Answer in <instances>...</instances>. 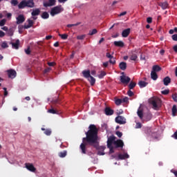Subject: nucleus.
<instances>
[{
    "label": "nucleus",
    "mask_w": 177,
    "mask_h": 177,
    "mask_svg": "<svg viewBox=\"0 0 177 177\" xmlns=\"http://www.w3.org/2000/svg\"><path fill=\"white\" fill-rule=\"evenodd\" d=\"M104 76H106V72L102 71L98 75V78H100V80H102Z\"/></svg>",
    "instance_id": "obj_42"
},
{
    "label": "nucleus",
    "mask_w": 177,
    "mask_h": 177,
    "mask_svg": "<svg viewBox=\"0 0 177 177\" xmlns=\"http://www.w3.org/2000/svg\"><path fill=\"white\" fill-rule=\"evenodd\" d=\"M93 146L97 150H100V151H104V150H106V146H99V143L97 142V141L95 143L93 144Z\"/></svg>",
    "instance_id": "obj_11"
},
{
    "label": "nucleus",
    "mask_w": 177,
    "mask_h": 177,
    "mask_svg": "<svg viewBox=\"0 0 177 177\" xmlns=\"http://www.w3.org/2000/svg\"><path fill=\"white\" fill-rule=\"evenodd\" d=\"M113 44L115 45V46H118L119 48H124V44L123 43L122 41H115L113 42Z\"/></svg>",
    "instance_id": "obj_20"
},
{
    "label": "nucleus",
    "mask_w": 177,
    "mask_h": 177,
    "mask_svg": "<svg viewBox=\"0 0 177 177\" xmlns=\"http://www.w3.org/2000/svg\"><path fill=\"white\" fill-rule=\"evenodd\" d=\"M99 129L95 124H90L88 127V131L86 132V137L83 138L82 143L80 146V149L82 151V154H86V146H93L94 143H96L99 140V136L97 133Z\"/></svg>",
    "instance_id": "obj_1"
},
{
    "label": "nucleus",
    "mask_w": 177,
    "mask_h": 177,
    "mask_svg": "<svg viewBox=\"0 0 177 177\" xmlns=\"http://www.w3.org/2000/svg\"><path fill=\"white\" fill-rule=\"evenodd\" d=\"M82 75H83V77L84 78H86V80H89V77L91 76V71H89V70L83 71H82Z\"/></svg>",
    "instance_id": "obj_16"
},
{
    "label": "nucleus",
    "mask_w": 177,
    "mask_h": 177,
    "mask_svg": "<svg viewBox=\"0 0 177 177\" xmlns=\"http://www.w3.org/2000/svg\"><path fill=\"white\" fill-rule=\"evenodd\" d=\"M13 32H14V31H13V29H12V28H10L7 30V34H8V35H9V37L13 36Z\"/></svg>",
    "instance_id": "obj_38"
},
{
    "label": "nucleus",
    "mask_w": 177,
    "mask_h": 177,
    "mask_svg": "<svg viewBox=\"0 0 177 177\" xmlns=\"http://www.w3.org/2000/svg\"><path fill=\"white\" fill-rule=\"evenodd\" d=\"M137 114L138 117L140 118V120L143 119V111L138 109L137 111Z\"/></svg>",
    "instance_id": "obj_31"
},
{
    "label": "nucleus",
    "mask_w": 177,
    "mask_h": 177,
    "mask_svg": "<svg viewBox=\"0 0 177 177\" xmlns=\"http://www.w3.org/2000/svg\"><path fill=\"white\" fill-rule=\"evenodd\" d=\"M11 3L14 6H17V5H18V3H19V1L17 0H12Z\"/></svg>",
    "instance_id": "obj_49"
},
{
    "label": "nucleus",
    "mask_w": 177,
    "mask_h": 177,
    "mask_svg": "<svg viewBox=\"0 0 177 177\" xmlns=\"http://www.w3.org/2000/svg\"><path fill=\"white\" fill-rule=\"evenodd\" d=\"M161 67L158 65H154L152 67V71H153V73H158V71H161Z\"/></svg>",
    "instance_id": "obj_26"
},
{
    "label": "nucleus",
    "mask_w": 177,
    "mask_h": 177,
    "mask_svg": "<svg viewBox=\"0 0 177 177\" xmlns=\"http://www.w3.org/2000/svg\"><path fill=\"white\" fill-rule=\"evenodd\" d=\"M163 84L165 86H168V85H169V84H171V77L167 76L166 77H165L163 79Z\"/></svg>",
    "instance_id": "obj_18"
},
{
    "label": "nucleus",
    "mask_w": 177,
    "mask_h": 177,
    "mask_svg": "<svg viewBox=\"0 0 177 177\" xmlns=\"http://www.w3.org/2000/svg\"><path fill=\"white\" fill-rule=\"evenodd\" d=\"M6 24V19H3L0 21V27H3L4 24Z\"/></svg>",
    "instance_id": "obj_45"
},
{
    "label": "nucleus",
    "mask_w": 177,
    "mask_h": 177,
    "mask_svg": "<svg viewBox=\"0 0 177 177\" xmlns=\"http://www.w3.org/2000/svg\"><path fill=\"white\" fill-rule=\"evenodd\" d=\"M130 33H131V28H127L122 31V36L123 37V38H127V37H128V35H129Z\"/></svg>",
    "instance_id": "obj_17"
},
{
    "label": "nucleus",
    "mask_w": 177,
    "mask_h": 177,
    "mask_svg": "<svg viewBox=\"0 0 177 177\" xmlns=\"http://www.w3.org/2000/svg\"><path fill=\"white\" fill-rule=\"evenodd\" d=\"M135 86H136V82H131L130 84H129V89H133Z\"/></svg>",
    "instance_id": "obj_32"
},
{
    "label": "nucleus",
    "mask_w": 177,
    "mask_h": 177,
    "mask_svg": "<svg viewBox=\"0 0 177 177\" xmlns=\"http://www.w3.org/2000/svg\"><path fill=\"white\" fill-rule=\"evenodd\" d=\"M58 155L59 157H60L61 158H64V157L67 156V151H63L62 152H59Z\"/></svg>",
    "instance_id": "obj_30"
},
{
    "label": "nucleus",
    "mask_w": 177,
    "mask_h": 177,
    "mask_svg": "<svg viewBox=\"0 0 177 177\" xmlns=\"http://www.w3.org/2000/svg\"><path fill=\"white\" fill-rule=\"evenodd\" d=\"M145 133L149 136H153L157 133L156 129H152L151 127H145Z\"/></svg>",
    "instance_id": "obj_4"
},
{
    "label": "nucleus",
    "mask_w": 177,
    "mask_h": 177,
    "mask_svg": "<svg viewBox=\"0 0 177 177\" xmlns=\"http://www.w3.org/2000/svg\"><path fill=\"white\" fill-rule=\"evenodd\" d=\"M25 167L28 171H30V172H35L37 171V169L32 163H26Z\"/></svg>",
    "instance_id": "obj_9"
},
{
    "label": "nucleus",
    "mask_w": 177,
    "mask_h": 177,
    "mask_svg": "<svg viewBox=\"0 0 177 177\" xmlns=\"http://www.w3.org/2000/svg\"><path fill=\"white\" fill-rule=\"evenodd\" d=\"M106 56L108 57V59H114V56L111 55V54H110V53H106Z\"/></svg>",
    "instance_id": "obj_50"
},
{
    "label": "nucleus",
    "mask_w": 177,
    "mask_h": 177,
    "mask_svg": "<svg viewBox=\"0 0 177 177\" xmlns=\"http://www.w3.org/2000/svg\"><path fill=\"white\" fill-rule=\"evenodd\" d=\"M7 74L8 75V78H11L12 80H13V78H16V76L17 75V73L14 69L8 70Z\"/></svg>",
    "instance_id": "obj_8"
},
{
    "label": "nucleus",
    "mask_w": 177,
    "mask_h": 177,
    "mask_svg": "<svg viewBox=\"0 0 177 177\" xmlns=\"http://www.w3.org/2000/svg\"><path fill=\"white\" fill-rule=\"evenodd\" d=\"M5 37V32L2 30H0V38H3Z\"/></svg>",
    "instance_id": "obj_62"
},
{
    "label": "nucleus",
    "mask_w": 177,
    "mask_h": 177,
    "mask_svg": "<svg viewBox=\"0 0 177 177\" xmlns=\"http://www.w3.org/2000/svg\"><path fill=\"white\" fill-rule=\"evenodd\" d=\"M152 21H153V18H151V17H148V18L147 19V22L149 24H151Z\"/></svg>",
    "instance_id": "obj_57"
},
{
    "label": "nucleus",
    "mask_w": 177,
    "mask_h": 177,
    "mask_svg": "<svg viewBox=\"0 0 177 177\" xmlns=\"http://www.w3.org/2000/svg\"><path fill=\"white\" fill-rule=\"evenodd\" d=\"M119 68L122 71H125L127 70V62H122L119 64Z\"/></svg>",
    "instance_id": "obj_19"
},
{
    "label": "nucleus",
    "mask_w": 177,
    "mask_h": 177,
    "mask_svg": "<svg viewBox=\"0 0 177 177\" xmlns=\"http://www.w3.org/2000/svg\"><path fill=\"white\" fill-rule=\"evenodd\" d=\"M162 95H168V93H169V90H164L161 92Z\"/></svg>",
    "instance_id": "obj_58"
},
{
    "label": "nucleus",
    "mask_w": 177,
    "mask_h": 177,
    "mask_svg": "<svg viewBox=\"0 0 177 177\" xmlns=\"http://www.w3.org/2000/svg\"><path fill=\"white\" fill-rule=\"evenodd\" d=\"M1 48H3V49H6V48H9V45H8V43L6 41H3L1 44Z\"/></svg>",
    "instance_id": "obj_40"
},
{
    "label": "nucleus",
    "mask_w": 177,
    "mask_h": 177,
    "mask_svg": "<svg viewBox=\"0 0 177 177\" xmlns=\"http://www.w3.org/2000/svg\"><path fill=\"white\" fill-rule=\"evenodd\" d=\"M97 155L98 156H104V151H98Z\"/></svg>",
    "instance_id": "obj_59"
},
{
    "label": "nucleus",
    "mask_w": 177,
    "mask_h": 177,
    "mask_svg": "<svg viewBox=\"0 0 177 177\" xmlns=\"http://www.w3.org/2000/svg\"><path fill=\"white\" fill-rule=\"evenodd\" d=\"M171 138H174V139L177 140V131H176L175 133L171 136Z\"/></svg>",
    "instance_id": "obj_61"
},
{
    "label": "nucleus",
    "mask_w": 177,
    "mask_h": 177,
    "mask_svg": "<svg viewBox=\"0 0 177 177\" xmlns=\"http://www.w3.org/2000/svg\"><path fill=\"white\" fill-rule=\"evenodd\" d=\"M26 21V18H24V15H19L17 17V24H21Z\"/></svg>",
    "instance_id": "obj_13"
},
{
    "label": "nucleus",
    "mask_w": 177,
    "mask_h": 177,
    "mask_svg": "<svg viewBox=\"0 0 177 177\" xmlns=\"http://www.w3.org/2000/svg\"><path fill=\"white\" fill-rule=\"evenodd\" d=\"M87 80L90 82L91 86H93V85H95L96 82V79H95V77H93L92 75L90 76V77H88V79Z\"/></svg>",
    "instance_id": "obj_25"
},
{
    "label": "nucleus",
    "mask_w": 177,
    "mask_h": 177,
    "mask_svg": "<svg viewBox=\"0 0 177 177\" xmlns=\"http://www.w3.org/2000/svg\"><path fill=\"white\" fill-rule=\"evenodd\" d=\"M115 134L118 138H122V133L121 131H116Z\"/></svg>",
    "instance_id": "obj_55"
},
{
    "label": "nucleus",
    "mask_w": 177,
    "mask_h": 177,
    "mask_svg": "<svg viewBox=\"0 0 177 177\" xmlns=\"http://www.w3.org/2000/svg\"><path fill=\"white\" fill-rule=\"evenodd\" d=\"M109 63L111 64H115V58L113 57V58L109 59Z\"/></svg>",
    "instance_id": "obj_54"
},
{
    "label": "nucleus",
    "mask_w": 177,
    "mask_h": 177,
    "mask_svg": "<svg viewBox=\"0 0 177 177\" xmlns=\"http://www.w3.org/2000/svg\"><path fill=\"white\" fill-rule=\"evenodd\" d=\"M120 82H122V84H126V85H128V84L131 82V77L126 76L125 75H121Z\"/></svg>",
    "instance_id": "obj_7"
},
{
    "label": "nucleus",
    "mask_w": 177,
    "mask_h": 177,
    "mask_svg": "<svg viewBox=\"0 0 177 177\" xmlns=\"http://www.w3.org/2000/svg\"><path fill=\"white\" fill-rule=\"evenodd\" d=\"M115 136H111L109 138H108L107 140V146H113V144L114 145V142H115Z\"/></svg>",
    "instance_id": "obj_10"
},
{
    "label": "nucleus",
    "mask_w": 177,
    "mask_h": 177,
    "mask_svg": "<svg viewBox=\"0 0 177 177\" xmlns=\"http://www.w3.org/2000/svg\"><path fill=\"white\" fill-rule=\"evenodd\" d=\"M104 113L106 115H113V114H114V110L111 109L110 107H106Z\"/></svg>",
    "instance_id": "obj_15"
},
{
    "label": "nucleus",
    "mask_w": 177,
    "mask_h": 177,
    "mask_svg": "<svg viewBox=\"0 0 177 177\" xmlns=\"http://www.w3.org/2000/svg\"><path fill=\"white\" fill-rule=\"evenodd\" d=\"M115 122L120 125H124L127 124V119L124 116L118 115L115 118Z\"/></svg>",
    "instance_id": "obj_5"
},
{
    "label": "nucleus",
    "mask_w": 177,
    "mask_h": 177,
    "mask_svg": "<svg viewBox=\"0 0 177 177\" xmlns=\"http://www.w3.org/2000/svg\"><path fill=\"white\" fill-rule=\"evenodd\" d=\"M130 59L133 61H136V59H138V55L136 54H132L130 57Z\"/></svg>",
    "instance_id": "obj_41"
},
{
    "label": "nucleus",
    "mask_w": 177,
    "mask_h": 177,
    "mask_svg": "<svg viewBox=\"0 0 177 177\" xmlns=\"http://www.w3.org/2000/svg\"><path fill=\"white\" fill-rule=\"evenodd\" d=\"M108 149H109V154H113L114 153V147L113 145L107 146Z\"/></svg>",
    "instance_id": "obj_39"
},
{
    "label": "nucleus",
    "mask_w": 177,
    "mask_h": 177,
    "mask_svg": "<svg viewBox=\"0 0 177 177\" xmlns=\"http://www.w3.org/2000/svg\"><path fill=\"white\" fill-rule=\"evenodd\" d=\"M62 12H64V8L62 7V5H59L51 8L50 15L53 17L56 16V15L62 13Z\"/></svg>",
    "instance_id": "obj_2"
},
{
    "label": "nucleus",
    "mask_w": 177,
    "mask_h": 177,
    "mask_svg": "<svg viewBox=\"0 0 177 177\" xmlns=\"http://www.w3.org/2000/svg\"><path fill=\"white\" fill-rule=\"evenodd\" d=\"M41 17L42 19H49V14L48 13V12H44L42 13Z\"/></svg>",
    "instance_id": "obj_34"
},
{
    "label": "nucleus",
    "mask_w": 177,
    "mask_h": 177,
    "mask_svg": "<svg viewBox=\"0 0 177 177\" xmlns=\"http://www.w3.org/2000/svg\"><path fill=\"white\" fill-rule=\"evenodd\" d=\"M47 64L49 67H53L54 66H56V62H48Z\"/></svg>",
    "instance_id": "obj_53"
},
{
    "label": "nucleus",
    "mask_w": 177,
    "mask_h": 177,
    "mask_svg": "<svg viewBox=\"0 0 177 177\" xmlns=\"http://www.w3.org/2000/svg\"><path fill=\"white\" fill-rule=\"evenodd\" d=\"M171 111H172V115L174 117H175V115H176V113H177L176 105L173 106Z\"/></svg>",
    "instance_id": "obj_33"
},
{
    "label": "nucleus",
    "mask_w": 177,
    "mask_h": 177,
    "mask_svg": "<svg viewBox=\"0 0 177 177\" xmlns=\"http://www.w3.org/2000/svg\"><path fill=\"white\" fill-rule=\"evenodd\" d=\"M115 149H122L124 147V141L122 140L118 139L113 142Z\"/></svg>",
    "instance_id": "obj_6"
},
{
    "label": "nucleus",
    "mask_w": 177,
    "mask_h": 177,
    "mask_svg": "<svg viewBox=\"0 0 177 177\" xmlns=\"http://www.w3.org/2000/svg\"><path fill=\"white\" fill-rule=\"evenodd\" d=\"M25 53H26V55L31 54V50H30V46H28L26 49H25Z\"/></svg>",
    "instance_id": "obj_48"
},
{
    "label": "nucleus",
    "mask_w": 177,
    "mask_h": 177,
    "mask_svg": "<svg viewBox=\"0 0 177 177\" xmlns=\"http://www.w3.org/2000/svg\"><path fill=\"white\" fill-rule=\"evenodd\" d=\"M85 38V35H79L77 37V39H80V40H82Z\"/></svg>",
    "instance_id": "obj_56"
},
{
    "label": "nucleus",
    "mask_w": 177,
    "mask_h": 177,
    "mask_svg": "<svg viewBox=\"0 0 177 177\" xmlns=\"http://www.w3.org/2000/svg\"><path fill=\"white\" fill-rule=\"evenodd\" d=\"M44 133L45 135H47V136H50V135L52 133V131H50V129H46Z\"/></svg>",
    "instance_id": "obj_44"
},
{
    "label": "nucleus",
    "mask_w": 177,
    "mask_h": 177,
    "mask_svg": "<svg viewBox=\"0 0 177 177\" xmlns=\"http://www.w3.org/2000/svg\"><path fill=\"white\" fill-rule=\"evenodd\" d=\"M56 5V0H48V2L44 3V8H49V6H55Z\"/></svg>",
    "instance_id": "obj_12"
},
{
    "label": "nucleus",
    "mask_w": 177,
    "mask_h": 177,
    "mask_svg": "<svg viewBox=\"0 0 177 177\" xmlns=\"http://www.w3.org/2000/svg\"><path fill=\"white\" fill-rule=\"evenodd\" d=\"M129 100V98H128V97H124L123 99H122V102L128 103Z\"/></svg>",
    "instance_id": "obj_47"
},
{
    "label": "nucleus",
    "mask_w": 177,
    "mask_h": 177,
    "mask_svg": "<svg viewBox=\"0 0 177 177\" xmlns=\"http://www.w3.org/2000/svg\"><path fill=\"white\" fill-rule=\"evenodd\" d=\"M40 13H41V10H39V9H38V8H36V9L32 10V12H31V15H32V17L39 16Z\"/></svg>",
    "instance_id": "obj_27"
},
{
    "label": "nucleus",
    "mask_w": 177,
    "mask_h": 177,
    "mask_svg": "<svg viewBox=\"0 0 177 177\" xmlns=\"http://www.w3.org/2000/svg\"><path fill=\"white\" fill-rule=\"evenodd\" d=\"M116 106H120L122 103V99L118 98L115 100Z\"/></svg>",
    "instance_id": "obj_35"
},
{
    "label": "nucleus",
    "mask_w": 177,
    "mask_h": 177,
    "mask_svg": "<svg viewBox=\"0 0 177 177\" xmlns=\"http://www.w3.org/2000/svg\"><path fill=\"white\" fill-rule=\"evenodd\" d=\"M171 38H172L173 41H177V34L173 35L171 36Z\"/></svg>",
    "instance_id": "obj_60"
},
{
    "label": "nucleus",
    "mask_w": 177,
    "mask_h": 177,
    "mask_svg": "<svg viewBox=\"0 0 177 177\" xmlns=\"http://www.w3.org/2000/svg\"><path fill=\"white\" fill-rule=\"evenodd\" d=\"M26 7H27V4L26 3V0H23L18 5L19 9H24V8H26Z\"/></svg>",
    "instance_id": "obj_21"
},
{
    "label": "nucleus",
    "mask_w": 177,
    "mask_h": 177,
    "mask_svg": "<svg viewBox=\"0 0 177 177\" xmlns=\"http://www.w3.org/2000/svg\"><path fill=\"white\" fill-rule=\"evenodd\" d=\"M12 45V49H19V46H20V40L17 39L15 42L10 43Z\"/></svg>",
    "instance_id": "obj_14"
},
{
    "label": "nucleus",
    "mask_w": 177,
    "mask_h": 177,
    "mask_svg": "<svg viewBox=\"0 0 177 177\" xmlns=\"http://www.w3.org/2000/svg\"><path fill=\"white\" fill-rule=\"evenodd\" d=\"M127 95L128 96H129L130 97H132V96H133V92L132 91H131V89H129L128 91H127Z\"/></svg>",
    "instance_id": "obj_46"
},
{
    "label": "nucleus",
    "mask_w": 177,
    "mask_h": 177,
    "mask_svg": "<svg viewBox=\"0 0 177 177\" xmlns=\"http://www.w3.org/2000/svg\"><path fill=\"white\" fill-rule=\"evenodd\" d=\"M124 111L122 109H120L119 111H117V115H120V114H123Z\"/></svg>",
    "instance_id": "obj_63"
},
{
    "label": "nucleus",
    "mask_w": 177,
    "mask_h": 177,
    "mask_svg": "<svg viewBox=\"0 0 177 177\" xmlns=\"http://www.w3.org/2000/svg\"><path fill=\"white\" fill-rule=\"evenodd\" d=\"M48 113H50V114H57V111L52 108L48 110Z\"/></svg>",
    "instance_id": "obj_36"
},
{
    "label": "nucleus",
    "mask_w": 177,
    "mask_h": 177,
    "mask_svg": "<svg viewBox=\"0 0 177 177\" xmlns=\"http://www.w3.org/2000/svg\"><path fill=\"white\" fill-rule=\"evenodd\" d=\"M28 23L30 27H32V26H34V21L31 19H28Z\"/></svg>",
    "instance_id": "obj_51"
},
{
    "label": "nucleus",
    "mask_w": 177,
    "mask_h": 177,
    "mask_svg": "<svg viewBox=\"0 0 177 177\" xmlns=\"http://www.w3.org/2000/svg\"><path fill=\"white\" fill-rule=\"evenodd\" d=\"M148 84H149V83H147L145 81H142V80L138 82V85H139L140 88H145V87L147 86Z\"/></svg>",
    "instance_id": "obj_28"
},
{
    "label": "nucleus",
    "mask_w": 177,
    "mask_h": 177,
    "mask_svg": "<svg viewBox=\"0 0 177 177\" xmlns=\"http://www.w3.org/2000/svg\"><path fill=\"white\" fill-rule=\"evenodd\" d=\"M95 34H97V30L93 29L92 30H90L88 32V35H95Z\"/></svg>",
    "instance_id": "obj_37"
},
{
    "label": "nucleus",
    "mask_w": 177,
    "mask_h": 177,
    "mask_svg": "<svg viewBox=\"0 0 177 177\" xmlns=\"http://www.w3.org/2000/svg\"><path fill=\"white\" fill-rule=\"evenodd\" d=\"M27 8H34V0H26Z\"/></svg>",
    "instance_id": "obj_24"
},
{
    "label": "nucleus",
    "mask_w": 177,
    "mask_h": 177,
    "mask_svg": "<svg viewBox=\"0 0 177 177\" xmlns=\"http://www.w3.org/2000/svg\"><path fill=\"white\" fill-rule=\"evenodd\" d=\"M149 104L153 106L154 110H157L161 104V100L159 98H151L149 100Z\"/></svg>",
    "instance_id": "obj_3"
},
{
    "label": "nucleus",
    "mask_w": 177,
    "mask_h": 177,
    "mask_svg": "<svg viewBox=\"0 0 177 177\" xmlns=\"http://www.w3.org/2000/svg\"><path fill=\"white\" fill-rule=\"evenodd\" d=\"M59 37H61L62 39H67V38H68V35L62 34V35H59Z\"/></svg>",
    "instance_id": "obj_43"
},
{
    "label": "nucleus",
    "mask_w": 177,
    "mask_h": 177,
    "mask_svg": "<svg viewBox=\"0 0 177 177\" xmlns=\"http://www.w3.org/2000/svg\"><path fill=\"white\" fill-rule=\"evenodd\" d=\"M129 158V156L128 153H123V154H121L120 153L118 155V159L119 160H125L127 158Z\"/></svg>",
    "instance_id": "obj_23"
},
{
    "label": "nucleus",
    "mask_w": 177,
    "mask_h": 177,
    "mask_svg": "<svg viewBox=\"0 0 177 177\" xmlns=\"http://www.w3.org/2000/svg\"><path fill=\"white\" fill-rule=\"evenodd\" d=\"M171 172L175 175V176L177 177V170H171Z\"/></svg>",
    "instance_id": "obj_64"
},
{
    "label": "nucleus",
    "mask_w": 177,
    "mask_h": 177,
    "mask_svg": "<svg viewBox=\"0 0 177 177\" xmlns=\"http://www.w3.org/2000/svg\"><path fill=\"white\" fill-rule=\"evenodd\" d=\"M171 97L174 102H177V93L173 94Z\"/></svg>",
    "instance_id": "obj_52"
},
{
    "label": "nucleus",
    "mask_w": 177,
    "mask_h": 177,
    "mask_svg": "<svg viewBox=\"0 0 177 177\" xmlns=\"http://www.w3.org/2000/svg\"><path fill=\"white\" fill-rule=\"evenodd\" d=\"M159 6H161L162 9L165 10L168 8V2L165 1L159 3Z\"/></svg>",
    "instance_id": "obj_29"
},
{
    "label": "nucleus",
    "mask_w": 177,
    "mask_h": 177,
    "mask_svg": "<svg viewBox=\"0 0 177 177\" xmlns=\"http://www.w3.org/2000/svg\"><path fill=\"white\" fill-rule=\"evenodd\" d=\"M151 78L153 81H157V79L158 78V75H157L156 72L152 71L151 72Z\"/></svg>",
    "instance_id": "obj_22"
}]
</instances>
